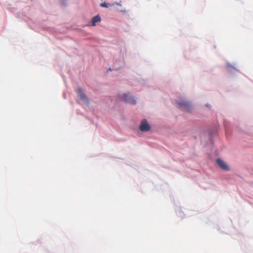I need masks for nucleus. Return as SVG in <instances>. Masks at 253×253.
<instances>
[{
  "label": "nucleus",
  "mask_w": 253,
  "mask_h": 253,
  "mask_svg": "<svg viewBox=\"0 0 253 253\" xmlns=\"http://www.w3.org/2000/svg\"><path fill=\"white\" fill-rule=\"evenodd\" d=\"M118 97L121 100L127 103L133 104L136 103L134 98L128 94H119Z\"/></svg>",
  "instance_id": "nucleus-1"
},
{
  "label": "nucleus",
  "mask_w": 253,
  "mask_h": 253,
  "mask_svg": "<svg viewBox=\"0 0 253 253\" xmlns=\"http://www.w3.org/2000/svg\"><path fill=\"white\" fill-rule=\"evenodd\" d=\"M150 126L146 119L141 121L139 126V129L142 131H148L150 129Z\"/></svg>",
  "instance_id": "nucleus-2"
},
{
  "label": "nucleus",
  "mask_w": 253,
  "mask_h": 253,
  "mask_svg": "<svg viewBox=\"0 0 253 253\" xmlns=\"http://www.w3.org/2000/svg\"><path fill=\"white\" fill-rule=\"evenodd\" d=\"M178 105L181 108H183L186 111H190L191 108V105L190 103L186 101H182L178 103Z\"/></svg>",
  "instance_id": "nucleus-3"
},
{
  "label": "nucleus",
  "mask_w": 253,
  "mask_h": 253,
  "mask_svg": "<svg viewBox=\"0 0 253 253\" xmlns=\"http://www.w3.org/2000/svg\"><path fill=\"white\" fill-rule=\"evenodd\" d=\"M77 92L78 93L80 99L82 100L84 103L88 104L89 103V100L85 94L83 92L82 89L81 88H79L77 90Z\"/></svg>",
  "instance_id": "nucleus-4"
},
{
  "label": "nucleus",
  "mask_w": 253,
  "mask_h": 253,
  "mask_svg": "<svg viewBox=\"0 0 253 253\" xmlns=\"http://www.w3.org/2000/svg\"><path fill=\"white\" fill-rule=\"evenodd\" d=\"M217 164L222 169L224 170H229V168L226 163L220 159H217L216 161Z\"/></svg>",
  "instance_id": "nucleus-5"
},
{
  "label": "nucleus",
  "mask_w": 253,
  "mask_h": 253,
  "mask_svg": "<svg viewBox=\"0 0 253 253\" xmlns=\"http://www.w3.org/2000/svg\"><path fill=\"white\" fill-rule=\"evenodd\" d=\"M100 21H101V18L99 15H96V16L93 17L91 20L92 25L95 26L96 23L97 22H100Z\"/></svg>",
  "instance_id": "nucleus-6"
},
{
  "label": "nucleus",
  "mask_w": 253,
  "mask_h": 253,
  "mask_svg": "<svg viewBox=\"0 0 253 253\" xmlns=\"http://www.w3.org/2000/svg\"><path fill=\"white\" fill-rule=\"evenodd\" d=\"M114 4H111L109 3L103 2L100 4V6L102 7L108 8L110 6H114Z\"/></svg>",
  "instance_id": "nucleus-7"
},
{
  "label": "nucleus",
  "mask_w": 253,
  "mask_h": 253,
  "mask_svg": "<svg viewBox=\"0 0 253 253\" xmlns=\"http://www.w3.org/2000/svg\"><path fill=\"white\" fill-rule=\"evenodd\" d=\"M114 4H117V5H121L120 3L116 2V3H114Z\"/></svg>",
  "instance_id": "nucleus-8"
}]
</instances>
